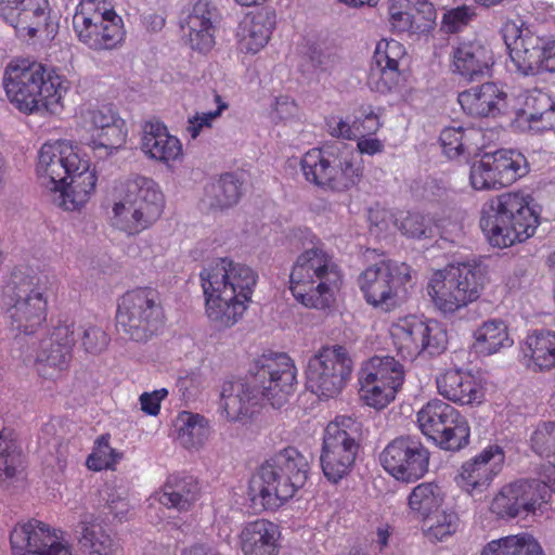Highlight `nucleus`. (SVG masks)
Returning a JSON list of instances; mask_svg holds the SVG:
<instances>
[{
  "instance_id": "nucleus-13",
  "label": "nucleus",
  "mask_w": 555,
  "mask_h": 555,
  "mask_svg": "<svg viewBox=\"0 0 555 555\" xmlns=\"http://www.w3.org/2000/svg\"><path fill=\"white\" fill-rule=\"evenodd\" d=\"M412 269L405 262L382 260L367 267L358 278V285L365 301L384 312L398 308L401 292L411 280Z\"/></svg>"
},
{
  "instance_id": "nucleus-63",
  "label": "nucleus",
  "mask_w": 555,
  "mask_h": 555,
  "mask_svg": "<svg viewBox=\"0 0 555 555\" xmlns=\"http://www.w3.org/2000/svg\"><path fill=\"white\" fill-rule=\"evenodd\" d=\"M326 127L328 133L334 138H341L345 140H354L356 139V130L353 127V122L350 125L348 121L344 120L338 116H331L326 118Z\"/></svg>"
},
{
  "instance_id": "nucleus-54",
  "label": "nucleus",
  "mask_w": 555,
  "mask_h": 555,
  "mask_svg": "<svg viewBox=\"0 0 555 555\" xmlns=\"http://www.w3.org/2000/svg\"><path fill=\"white\" fill-rule=\"evenodd\" d=\"M423 16L415 17L411 13H406L405 10L399 9V4L396 1H391L389 5V22L393 30L399 33H425L428 31L425 28V22Z\"/></svg>"
},
{
  "instance_id": "nucleus-36",
  "label": "nucleus",
  "mask_w": 555,
  "mask_h": 555,
  "mask_svg": "<svg viewBox=\"0 0 555 555\" xmlns=\"http://www.w3.org/2000/svg\"><path fill=\"white\" fill-rule=\"evenodd\" d=\"M274 24V14L269 11L246 15L237 30L241 50L247 53H257L261 50L268 43Z\"/></svg>"
},
{
  "instance_id": "nucleus-49",
  "label": "nucleus",
  "mask_w": 555,
  "mask_h": 555,
  "mask_svg": "<svg viewBox=\"0 0 555 555\" xmlns=\"http://www.w3.org/2000/svg\"><path fill=\"white\" fill-rule=\"evenodd\" d=\"M22 451L12 439L0 431V485L15 477L22 468Z\"/></svg>"
},
{
  "instance_id": "nucleus-33",
  "label": "nucleus",
  "mask_w": 555,
  "mask_h": 555,
  "mask_svg": "<svg viewBox=\"0 0 555 555\" xmlns=\"http://www.w3.org/2000/svg\"><path fill=\"white\" fill-rule=\"evenodd\" d=\"M35 68L39 76L36 83L38 112L59 113L63 107L62 100L69 89L68 80L54 68L41 63L35 62Z\"/></svg>"
},
{
  "instance_id": "nucleus-10",
  "label": "nucleus",
  "mask_w": 555,
  "mask_h": 555,
  "mask_svg": "<svg viewBox=\"0 0 555 555\" xmlns=\"http://www.w3.org/2000/svg\"><path fill=\"white\" fill-rule=\"evenodd\" d=\"M163 324L164 312L155 289L137 288L121 297L116 313V327L122 337L146 343L158 333Z\"/></svg>"
},
{
  "instance_id": "nucleus-27",
  "label": "nucleus",
  "mask_w": 555,
  "mask_h": 555,
  "mask_svg": "<svg viewBox=\"0 0 555 555\" xmlns=\"http://www.w3.org/2000/svg\"><path fill=\"white\" fill-rule=\"evenodd\" d=\"M493 64V53L481 40L460 41L452 48L453 72L466 80L482 78Z\"/></svg>"
},
{
  "instance_id": "nucleus-32",
  "label": "nucleus",
  "mask_w": 555,
  "mask_h": 555,
  "mask_svg": "<svg viewBox=\"0 0 555 555\" xmlns=\"http://www.w3.org/2000/svg\"><path fill=\"white\" fill-rule=\"evenodd\" d=\"M438 392L446 399L460 404H479L483 391L476 378L461 370H449L436 379Z\"/></svg>"
},
{
  "instance_id": "nucleus-44",
  "label": "nucleus",
  "mask_w": 555,
  "mask_h": 555,
  "mask_svg": "<svg viewBox=\"0 0 555 555\" xmlns=\"http://www.w3.org/2000/svg\"><path fill=\"white\" fill-rule=\"evenodd\" d=\"M242 183L233 173H225L206 188V198L211 208L227 209L236 205L242 195Z\"/></svg>"
},
{
  "instance_id": "nucleus-51",
  "label": "nucleus",
  "mask_w": 555,
  "mask_h": 555,
  "mask_svg": "<svg viewBox=\"0 0 555 555\" xmlns=\"http://www.w3.org/2000/svg\"><path fill=\"white\" fill-rule=\"evenodd\" d=\"M472 134H477L474 130H466L463 127H447L439 137L444 154L449 158H456L468 150V141Z\"/></svg>"
},
{
  "instance_id": "nucleus-45",
  "label": "nucleus",
  "mask_w": 555,
  "mask_h": 555,
  "mask_svg": "<svg viewBox=\"0 0 555 555\" xmlns=\"http://www.w3.org/2000/svg\"><path fill=\"white\" fill-rule=\"evenodd\" d=\"M361 373L399 389L404 380L403 365L389 356L371 358L361 369Z\"/></svg>"
},
{
  "instance_id": "nucleus-18",
  "label": "nucleus",
  "mask_w": 555,
  "mask_h": 555,
  "mask_svg": "<svg viewBox=\"0 0 555 555\" xmlns=\"http://www.w3.org/2000/svg\"><path fill=\"white\" fill-rule=\"evenodd\" d=\"M429 455L418 438L401 436L386 446L379 454V462L397 480L412 482L428 472Z\"/></svg>"
},
{
  "instance_id": "nucleus-50",
  "label": "nucleus",
  "mask_w": 555,
  "mask_h": 555,
  "mask_svg": "<svg viewBox=\"0 0 555 555\" xmlns=\"http://www.w3.org/2000/svg\"><path fill=\"white\" fill-rule=\"evenodd\" d=\"M75 344L80 339L83 350L91 354H99L109 344V336L96 325H79L74 322Z\"/></svg>"
},
{
  "instance_id": "nucleus-38",
  "label": "nucleus",
  "mask_w": 555,
  "mask_h": 555,
  "mask_svg": "<svg viewBox=\"0 0 555 555\" xmlns=\"http://www.w3.org/2000/svg\"><path fill=\"white\" fill-rule=\"evenodd\" d=\"M198 493V482L193 476L171 475L164 485L158 501L168 508L189 511L197 500Z\"/></svg>"
},
{
  "instance_id": "nucleus-64",
  "label": "nucleus",
  "mask_w": 555,
  "mask_h": 555,
  "mask_svg": "<svg viewBox=\"0 0 555 555\" xmlns=\"http://www.w3.org/2000/svg\"><path fill=\"white\" fill-rule=\"evenodd\" d=\"M199 384V375L194 372H186L185 374L180 375L177 380L179 392H181L185 399H190L197 392Z\"/></svg>"
},
{
  "instance_id": "nucleus-42",
  "label": "nucleus",
  "mask_w": 555,
  "mask_h": 555,
  "mask_svg": "<svg viewBox=\"0 0 555 555\" xmlns=\"http://www.w3.org/2000/svg\"><path fill=\"white\" fill-rule=\"evenodd\" d=\"M178 440L185 449H197L207 440L208 421L199 414L183 411L177 417Z\"/></svg>"
},
{
  "instance_id": "nucleus-26",
  "label": "nucleus",
  "mask_w": 555,
  "mask_h": 555,
  "mask_svg": "<svg viewBox=\"0 0 555 555\" xmlns=\"http://www.w3.org/2000/svg\"><path fill=\"white\" fill-rule=\"evenodd\" d=\"M405 55L404 46L395 39H383L376 44L371 79L377 77L375 88L378 92H389L399 83Z\"/></svg>"
},
{
  "instance_id": "nucleus-60",
  "label": "nucleus",
  "mask_w": 555,
  "mask_h": 555,
  "mask_svg": "<svg viewBox=\"0 0 555 555\" xmlns=\"http://www.w3.org/2000/svg\"><path fill=\"white\" fill-rule=\"evenodd\" d=\"M533 102H538L541 106H544L543 111H534L528 115L530 122H542L541 129L551 130L555 128V104L551 101L546 94H540L537 98L531 99Z\"/></svg>"
},
{
  "instance_id": "nucleus-8",
  "label": "nucleus",
  "mask_w": 555,
  "mask_h": 555,
  "mask_svg": "<svg viewBox=\"0 0 555 555\" xmlns=\"http://www.w3.org/2000/svg\"><path fill=\"white\" fill-rule=\"evenodd\" d=\"M485 274L480 266L459 262L436 271L427 285V294L436 309L452 315L476 301L483 291Z\"/></svg>"
},
{
  "instance_id": "nucleus-31",
  "label": "nucleus",
  "mask_w": 555,
  "mask_h": 555,
  "mask_svg": "<svg viewBox=\"0 0 555 555\" xmlns=\"http://www.w3.org/2000/svg\"><path fill=\"white\" fill-rule=\"evenodd\" d=\"M506 92L495 82L473 86L459 93L462 109L473 117H494L506 107Z\"/></svg>"
},
{
  "instance_id": "nucleus-22",
  "label": "nucleus",
  "mask_w": 555,
  "mask_h": 555,
  "mask_svg": "<svg viewBox=\"0 0 555 555\" xmlns=\"http://www.w3.org/2000/svg\"><path fill=\"white\" fill-rule=\"evenodd\" d=\"M83 121L91 132L89 145L99 152V157L111 155L126 143V124L112 107L90 108L83 114Z\"/></svg>"
},
{
  "instance_id": "nucleus-23",
  "label": "nucleus",
  "mask_w": 555,
  "mask_h": 555,
  "mask_svg": "<svg viewBox=\"0 0 555 555\" xmlns=\"http://www.w3.org/2000/svg\"><path fill=\"white\" fill-rule=\"evenodd\" d=\"M48 0H0V17L20 38H34L49 20Z\"/></svg>"
},
{
  "instance_id": "nucleus-37",
  "label": "nucleus",
  "mask_w": 555,
  "mask_h": 555,
  "mask_svg": "<svg viewBox=\"0 0 555 555\" xmlns=\"http://www.w3.org/2000/svg\"><path fill=\"white\" fill-rule=\"evenodd\" d=\"M525 364L534 372H546L555 367V333L535 331L528 335L521 347Z\"/></svg>"
},
{
  "instance_id": "nucleus-2",
  "label": "nucleus",
  "mask_w": 555,
  "mask_h": 555,
  "mask_svg": "<svg viewBox=\"0 0 555 555\" xmlns=\"http://www.w3.org/2000/svg\"><path fill=\"white\" fill-rule=\"evenodd\" d=\"M206 314L217 328L235 325L244 315L257 285L258 273L229 257L218 258L199 273Z\"/></svg>"
},
{
  "instance_id": "nucleus-47",
  "label": "nucleus",
  "mask_w": 555,
  "mask_h": 555,
  "mask_svg": "<svg viewBox=\"0 0 555 555\" xmlns=\"http://www.w3.org/2000/svg\"><path fill=\"white\" fill-rule=\"evenodd\" d=\"M359 383L360 398L365 402V404L375 409H383L395 399L396 393L399 390L396 386L386 385L384 383L382 384L379 380L369 377L366 373L361 372Z\"/></svg>"
},
{
  "instance_id": "nucleus-19",
  "label": "nucleus",
  "mask_w": 555,
  "mask_h": 555,
  "mask_svg": "<svg viewBox=\"0 0 555 555\" xmlns=\"http://www.w3.org/2000/svg\"><path fill=\"white\" fill-rule=\"evenodd\" d=\"M502 34L516 72L522 76H534L543 72V37L521 21H507Z\"/></svg>"
},
{
  "instance_id": "nucleus-61",
  "label": "nucleus",
  "mask_w": 555,
  "mask_h": 555,
  "mask_svg": "<svg viewBox=\"0 0 555 555\" xmlns=\"http://www.w3.org/2000/svg\"><path fill=\"white\" fill-rule=\"evenodd\" d=\"M106 506L109 514L118 521H125L129 518L131 506L125 490L109 489L106 498Z\"/></svg>"
},
{
  "instance_id": "nucleus-52",
  "label": "nucleus",
  "mask_w": 555,
  "mask_h": 555,
  "mask_svg": "<svg viewBox=\"0 0 555 555\" xmlns=\"http://www.w3.org/2000/svg\"><path fill=\"white\" fill-rule=\"evenodd\" d=\"M530 446L534 453L550 457L555 454V422H540L530 436Z\"/></svg>"
},
{
  "instance_id": "nucleus-28",
  "label": "nucleus",
  "mask_w": 555,
  "mask_h": 555,
  "mask_svg": "<svg viewBox=\"0 0 555 555\" xmlns=\"http://www.w3.org/2000/svg\"><path fill=\"white\" fill-rule=\"evenodd\" d=\"M141 150L144 155L155 162L170 167L172 163L183 158L181 141L168 132L160 121H146L142 127Z\"/></svg>"
},
{
  "instance_id": "nucleus-21",
  "label": "nucleus",
  "mask_w": 555,
  "mask_h": 555,
  "mask_svg": "<svg viewBox=\"0 0 555 555\" xmlns=\"http://www.w3.org/2000/svg\"><path fill=\"white\" fill-rule=\"evenodd\" d=\"M10 543L13 555H73L72 547L59 541L50 526L37 519L16 525Z\"/></svg>"
},
{
  "instance_id": "nucleus-58",
  "label": "nucleus",
  "mask_w": 555,
  "mask_h": 555,
  "mask_svg": "<svg viewBox=\"0 0 555 555\" xmlns=\"http://www.w3.org/2000/svg\"><path fill=\"white\" fill-rule=\"evenodd\" d=\"M215 101L218 104L215 111L196 114L193 118L189 119V126L186 130L192 137V139L197 138L202 129L204 127H209L211 125V121L219 117L222 111H224L228 107V104L221 100V96L219 94L215 95Z\"/></svg>"
},
{
  "instance_id": "nucleus-17",
  "label": "nucleus",
  "mask_w": 555,
  "mask_h": 555,
  "mask_svg": "<svg viewBox=\"0 0 555 555\" xmlns=\"http://www.w3.org/2000/svg\"><path fill=\"white\" fill-rule=\"evenodd\" d=\"M548 500V489L539 479H518L504 485L494 495L490 511L498 518L509 520L534 515Z\"/></svg>"
},
{
  "instance_id": "nucleus-5",
  "label": "nucleus",
  "mask_w": 555,
  "mask_h": 555,
  "mask_svg": "<svg viewBox=\"0 0 555 555\" xmlns=\"http://www.w3.org/2000/svg\"><path fill=\"white\" fill-rule=\"evenodd\" d=\"M291 292L306 308L325 310L335 300L341 272L332 255L320 247L301 253L289 275Z\"/></svg>"
},
{
  "instance_id": "nucleus-62",
  "label": "nucleus",
  "mask_w": 555,
  "mask_h": 555,
  "mask_svg": "<svg viewBox=\"0 0 555 555\" xmlns=\"http://www.w3.org/2000/svg\"><path fill=\"white\" fill-rule=\"evenodd\" d=\"M297 114V105L287 95H280L275 98L272 105L271 118L274 121L286 120L294 117Z\"/></svg>"
},
{
  "instance_id": "nucleus-46",
  "label": "nucleus",
  "mask_w": 555,
  "mask_h": 555,
  "mask_svg": "<svg viewBox=\"0 0 555 555\" xmlns=\"http://www.w3.org/2000/svg\"><path fill=\"white\" fill-rule=\"evenodd\" d=\"M421 521L423 533L431 543L447 540L456 532L460 525L457 514L444 509H439Z\"/></svg>"
},
{
  "instance_id": "nucleus-41",
  "label": "nucleus",
  "mask_w": 555,
  "mask_h": 555,
  "mask_svg": "<svg viewBox=\"0 0 555 555\" xmlns=\"http://www.w3.org/2000/svg\"><path fill=\"white\" fill-rule=\"evenodd\" d=\"M480 555H544L540 543L529 533L490 541Z\"/></svg>"
},
{
  "instance_id": "nucleus-55",
  "label": "nucleus",
  "mask_w": 555,
  "mask_h": 555,
  "mask_svg": "<svg viewBox=\"0 0 555 555\" xmlns=\"http://www.w3.org/2000/svg\"><path fill=\"white\" fill-rule=\"evenodd\" d=\"M120 459L119 453L112 449L104 436L96 440L94 451L89 455L87 465L93 470L111 468Z\"/></svg>"
},
{
  "instance_id": "nucleus-35",
  "label": "nucleus",
  "mask_w": 555,
  "mask_h": 555,
  "mask_svg": "<svg viewBox=\"0 0 555 555\" xmlns=\"http://www.w3.org/2000/svg\"><path fill=\"white\" fill-rule=\"evenodd\" d=\"M77 532L79 544L89 555H122L118 541L104 530L94 514L81 515Z\"/></svg>"
},
{
  "instance_id": "nucleus-4",
  "label": "nucleus",
  "mask_w": 555,
  "mask_h": 555,
  "mask_svg": "<svg viewBox=\"0 0 555 555\" xmlns=\"http://www.w3.org/2000/svg\"><path fill=\"white\" fill-rule=\"evenodd\" d=\"M531 197L520 192H506L486 202L480 228L492 246L505 248L531 237L539 215L530 206Z\"/></svg>"
},
{
  "instance_id": "nucleus-14",
  "label": "nucleus",
  "mask_w": 555,
  "mask_h": 555,
  "mask_svg": "<svg viewBox=\"0 0 555 555\" xmlns=\"http://www.w3.org/2000/svg\"><path fill=\"white\" fill-rule=\"evenodd\" d=\"M422 434L439 448L459 451L469 443L470 428L467 420L451 404L434 399L417 412Z\"/></svg>"
},
{
  "instance_id": "nucleus-56",
  "label": "nucleus",
  "mask_w": 555,
  "mask_h": 555,
  "mask_svg": "<svg viewBox=\"0 0 555 555\" xmlns=\"http://www.w3.org/2000/svg\"><path fill=\"white\" fill-rule=\"evenodd\" d=\"M400 230L412 238H425L433 235L430 220L421 214H408L401 221Z\"/></svg>"
},
{
  "instance_id": "nucleus-48",
  "label": "nucleus",
  "mask_w": 555,
  "mask_h": 555,
  "mask_svg": "<svg viewBox=\"0 0 555 555\" xmlns=\"http://www.w3.org/2000/svg\"><path fill=\"white\" fill-rule=\"evenodd\" d=\"M328 150L330 144L321 149H311L300 159V168L305 179L323 190L324 181H326V166H328Z\"/></svg>"
},
{
  "instance_id": "nucleus-12",
  "label": "nucleus",
  "mask_w": 555,
  "mask_h": 555,
  "mask_svg": "<svg viewBox=\"0 0 555 555\" xmlns=\"http://www.w3.org/2000/svg\"><path fill=\"white\" fill-rule=\"evenodd\" d=\"M2 302L11 326L20 333L34 334L46 321L48 301L35 275L14 274L3 289Z\"/></svg>"
},
{
  "instance_id": "nucleus-3",
  "label": "nucleus",
  "mask_w": 555,
  "mask_h": 555,
  "mask_svg": "<svg viewBox=\"0 0 555 555\" xmlns=\"http://www.w3.org/2000/svg\"><path fill=\"white\" fill-rule=\"evenodd\" d=\"M36 171L43 188L60 192L61 205L66 210L78 209L95 191V170L65 140L47 142L41 146Z\"/></svg>"
},
{
  "instance_id": "nucleus-20",
  "label": "nucleus",
  "mask_w": 555,
  "mask_h": 555,
  "mask_svg": "<svg viewBox=\"0 0 555 555\" xmlns=\"http://www.w3.org/2000/svg\"><path fill=\"white\" fill-rule=\"evenodd\" d=\"M504 462L503 449L498 444H490L461 465L455 481L468 494H481L501 473Z\"/></svg>"
},
{
  "instance_id": "nucleus-59",
  "label": "nucleus",
  "mask_w": 555,
  "mask_h": 555,
  "mask_svg": "<svg viewBox=\"0 0 555 555\" xmlns=\"http://www.w3.org/2000/svg\"><path fill=\"white\" fill-rule=\"evenodd\" d=\"M475 16V11L468 5H461L444 13L442 18L443 28L454 34L466 26Z\"/></svg>"
},
{
  "instance_id": "nucleus-43",
  "label": "nucleus",
  "mask_w": 555,
  "mask_h": 555,
  "mask_svg": "<svg viewBox=\"0 0 555 555\" xmlns=\"http://www.w3.org/2000/svg\"><path fill=\"white\" fill-rule=\"evenodd\" d=\"M443 503L440 487L433 482L416 486L408 498V504L413 516L420 521L439 511Z\"/></svg>"
},
{
  "instance_id": "nucleus-6",
  "label": "nucleus",
  "mask_w": 555,
  "mask_h": 555,
  "mask_svg": "<svg viewBox=\"0 0 555 555\" xmlns=\"http://www.w3.org/2000/svg\"><path fill=\"white\" fill-rule=\"evenodd\" d=\"M310 465L296 448L287 447L268 459L254 476L253 500L259 499L266 509H275L306 485Z\"/></svg>"
},
{
  "instance_id": "nucleus-53",
  "label": "nucleus",
  "mask_w": 555,
  "mask_h": 555,
  "mask_svg": "<svg viewBox=\"0 0 555 555\" xmlns=\"http://www.w3.org/2000/svg\"><path fill=\"white\" fill-rule=\"evenodd\" d=\"M491 157L486 153L479 160L472 164L469 170L470 184L475 190L500 189V184L492 170Z\"/></svg>"
},
{
  "instance_id": "nucleus-9",
  "label": "nucleus",
  "mask_w": 555,
  "mask_h": 555,
  "mask_svg": "<svg viewBox=\"0 0 555 555\" xmlns=\"http://www.w3.org/2000/svg\"><path fill=\"white\" fill-rule=\"evenodd\" d=\"M362 440V423L338 415L324 429L320 464L325 478L337 483L352 470Z\"/></svg>"
},
{
  "instance_id": "nucleus-24",
  "label": "nucleus",
  "mask_w": 555,
  "mask_h": 555,
  "mask_svg": "<svg viewBox=\"0 0 555 555\" xmlns=\"http://www.w3.org/2000/svg\"><path fill=\"white\" fill-rule=\"evenodd\" d=\"M38 75L35 62H11L5 69L3 87L9 101L21 112L33 114L38 112L36 88Z\"/></svg>"
},
{
  "instance_id": "nucleus-25",
  "label": "nucleus",
  "mask_w": 555,
  "mask_h": 555,
  "mask_svg": "<svg viewBox=\"0 0 555 555\" xmlns=\"http://www.w3.org/2000/svg\"><path fill=\"white\" fill-rule=\"evenodd\" d=\"M217 12L216 9L205 0H198L192 11L181 24L188 44L194 51L199 53L209 52L216 41L215 34Z\"/></svg>"
},
{
  "instance_id": "nucleus-39",
  "label": "nucleus",
  "mask_w": 555,
  "mask_h": 555,
  "mask_svg": "<svg viewBox=\"0 0 555 555\" xmlns=\"http://www.w3.org/2000/svg\"><path fill=\"white\" fill-rule=\"evenodd\" d=\"M487 154L491 157L492 170L501 188L511 185L528 173V162L518 151L503 149Z\"/></svg>"
},
{
  "instance_id": "nucleus-1",
  "label": "nucleus",
  "mask_w": 555,
  "mask_h": 555,
  "mask_svg": "<svg viewBox=\"0 0 555 555\" xmlns=\"http://www.w3.org/2000/svg\"><path fill=\"white\" fill-rule=\"evenodd\" d=\"M248 380L223 383L220 409L229 422L246 423L262 401L281 408L295 391L297 371L286 353H264L250 367Z\"/></svg>"
},
{
  "instance_id": "nucleus-15",
  "label": "nucleus",
  "mask_w": 555,
  "mask_h": 555,
  "mask_svg": "<svg viewBox=\"0 0 555 555\" xmlns=\"http://www.w3.org/2000/svg\"><path fill=\"white\" fill-rule=\"evenodd\" d=\"M352 367V360L345 347H323L308 361V387L320 398H335L349 382Z\"/></svg>"
},
{
  "instance_id": "nucleus-29",
  "label": "nucleus",
  "mask_w": 555,
  "mask_h": 555,
  "mask_svg": "<svg viewBox=\"0 0 555 555\" xmlns=\"http://www.w3.org/2000/svg\"><path fill=\"white\" fill-rule=\"evenodd\" d=\"M324 190L344 192L354 186L361 177V169L354 162L350 146L343 142L330 144Z\"/></svg>"
},
{
  "instance_id": "nucleus-34",
  "label": "nucleus",
  "mask_w": 555,
  "mask_h": 555,
  "mask_svg": "<svg viewBox=\"0 0 555 555\" xmlns=\"http://www.w3.org/2000/svg\"><path fill=\"white\" fill-rule=\"evenodd\" d=\"M279 539V527L262 518L247 522L240 534L244 555H276Z\"/></svg>"
},
{
  "instance_id": "nucleus-30",
  "label": "nucleus",
  "mask_w": 555,
  "mask_h": 555,
  "mask_svg": "<svg viewBox=\"0 0 555 555\" xmlns=\"http://www.w3.org/2000/svg\"><path fill=\"white\" fill-rule=\"evenodd\" d=\"M74 321H59L49 338L41 341L37 353L39 364L63 371L68 367L75 346Z\"/></svg>"
},
{
  "instance_id": "nucleus-11",
  "label": "nucleus",
  "mask_w": 555,
  "mask_h": 555,
  "mask_svg": "<svg viewBox=\"0 0 555 555\" xmlns=\"http://www.w3.org/2000/svg\"><path fill=\"white\" fill-rule=\"evenodd\" d=\"M73 28L78 40L95 51L115 49L125 38L122 18L106 7L105 0H81Z\"/></svg>"
},
{
  "instance_id": "nucleus-16",
  "label": "nucleus",
  "mask_w": 555,
  "mask_h": 555,
  "mask_svg": "<svg viewBox=\"0 0 555 555\" xmlns=\"http://www.w3.org/2000/svg\"><path fill=\"white\" fill-rule=\"evenodd\" d=\"M390 333L403 358L412 359L423 352L429 356L440 354L448 345L446 328L435 320L405 318L392 325Z\"/></svg>"
},
{
  "instance_id": "nucleus-7",
  "label": "nucleus",
  "mask_w": 555,
  "mask_h": 555,
  "mask_svg": "<svg viewBox=\"0 0 555 555\" xmlns=\"http://www.w3.org/2000/svg\"><path fill=\"white\" fill-rule=\"evenodd\" d=\"M164 207L163 192L152 178L131 176L125 182L122 199L113 207V225L127 235H137L160 218Z\"/></svg>"
},
{
  "instance_id": "nucleus-57",
  "label": "nucleus",
  "mask_w": 555,
  "mask_h": 555,
  "mask_svg": "<svg viewBox=\"0 0 555 555\" xmlns=\"http://www.w3.org/2000/svg\"><path fill=\"white\" fill-rule=\"evenodd\" d=\"M353 127L356 130V138L361 135H372L382 127L379 115L374 112L371 105H362L359 108V114L353 119Z\"/></svg>"
},
{
  "instance_id": "nucleus-40",
  "label": "nucleus",
  "mask_w": 555,
  "mask_h": 555,
  "mask_svg": "<svg viewBox=\"0 0 555 555\" xmlns=\"http://www.w3.org/2000/svg\"><path fill=\"white\" fill-rule=\"evenodd\" d=\"M474 337L477 351L486 356L509 348L514 343L509 336L507 325L500 319L485 321L474 332Z\"/></svg>"
}]
</instances>
